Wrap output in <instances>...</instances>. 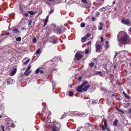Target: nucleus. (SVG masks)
Returning <instances> with one entry per match:
<instances>
[{
	"label": "nucleus",
	"instance_id": "1",
	"mask_svg": "<svg viewBox=\"0 0 131 131\" xmlns=\"http://www.w3.org/2000/svg\"><path fill=\"white\" fill-rule=\"evenodd\" d=\"M45 126L48 128H51L52 131H59L60 128V124L56 122L51 123L49 121L47 123L46 122Z\"/></svg>",
	"mask_w": 131,
	"mask_h": 131
},
{
	"label": "nucleus",
	"instance_id": "2",
	"mask_svg": "<svg viewBox=\"0 0 131 131\" xmlns=\"http://www.w3.org/2000/svg\"><path fill=\"white\" fill-rule=\"evenodd\" d=\"M117 38L119 42H124L127 40L128 35L124 32L121 31L118 34Z\"/></svg>",
	"mask_w": 131,
	"mask_h": 131
},
{
	"label": "nucleus",
	"instance_id": "3",
	"mask_svg": "<svg viewBox=\"0 0 131 131\" xmlns=\"http://www.w3.org/2000/svg\"><path fill=\"white\" fill-rule=\"evenodd\" d=\"M48 115L47 116V118H46L45 116V115L46 114L45 113L43 115V121L45 122V124H46V123H47L49 121V122H50V115L51 114V112L50 111H49L48 112Z\"/></svg>",
	"mask_w": 131,
	"mask_h": 131
},
{
	"label": "nucleus",
	"instance_id": "4",
	"mask_svg": "<svg viewBox=\"0 0 131 131\" xmlns=\"http://www.w3.org/2000/svg\"><path fill=\"white\" fill-rule=\"evenodd\" d=\"M51 41L52 43L53 44H55L58 42L57 37L54 36H52L51 37Z\"/></svg>",
	"mask_w": 131,
	"mask_h": 131
},
{
	"label": "nucleus",
	"instance_id": "5",
	"mask_svg": "<svg viewBox=\"0 0 131 131\" xmlns=\"http://www.w3.org/2000/svg\"><path fill=\"white\" fill-rule=\"evenodd\" d=\"M121 22L123 24L129 25L130 24V20L128 19H127L126 20L124 19V18H123L122 19Z\"/></svg>",
	"mask_w": 131,
	"mask_h": 131
},
{
	"label": "nucleus",
	"instance_id": "6",
	"mask_svg": "<svg viewBox=\"0 0 131 131\" xmlns=\"http://www.w3.org/2000/svg\"><path fill=\"white\" fill-rule=\"evenodd\" d=\"M6 126L9 127H13L15 126V125L14 124L10 121H8L7 123H6Z\"/></svg>",
	"mask_w": 131,
	"mask_h": 131
},
{
	"label": "nucleus",
	"instance_id": "7",
	"mask_svg": "<svg viewBox=\"0 0 131 131\" xmlns=\"http://www.w3.org/2000/svg\"><path fill=\"white\" fill-rule=\"evenodd\" d=\"M54 31L58 34H60L62 32L61 28H58L54 29Z\"/></svg>",
	"mask_w": 131,
	"mask_h": 131
},
{
	"label": "nucleus",
	"instance_id": "8",
	"mask_svg": "<svg viewBox=\"0 0 131 131\" xmlns=\"http://www.w3.org/2000/svg\"><path fill=\"white\" fill-rule=\"evenodd\" d=\"M83 57V56L81 55L79 53H77L75 56V57L78 60H79Z\"/></svg>",
	"mask_w": 131,
	"mask_h": 131
},
{
	"label": "nucleus",
	"instance_id": "9",
	"mask_svg": "<svg viewBox=\"0 0 131 131\" xmlns=\"http://www.w3.org/2000/svg\"><path fill=\"white\" fill-rule=\"evenodd\" d=\"M14 81L13 79L12 78H9L7 80V85L13 83Z\"/></svg>",
	"mask_w": 131,
	"mask_h": 131
},
{
	"label": "nucleus",
	"instance_id": "10",
	"mask_svg": "<svg viewBox=\"0 0 131 131\" xmlns=\"http://www.w3.org/2000/svg\"><path fill=\"white\" fill-rule=\"evenodd\" d=\"M83 86L80 85L78 87L77 89V91L79 92H83Z\"/></svg>",
	"mask_w": 131,
	"mask_h": 131
},
{
	"label": "nucleus",
	"instance_id": "11",
	"mask_svg": "<svg viewBox=\"0 0 131 131\" xmlns=\"http://www.w3.org/2000/svg\"><path fill=\"white\" fill-rule=\"evenodd\" d=\"M99 43V41H97L96 43L95 47L97 49L101 50L102 48V46L100 45L97 44Z\"/></svg>",
	"mask_w": 131,
	"mask_h": 131
},
{
	"label": "nucleus",
	"instance_id": "12",
	"mask_svg": "<svg viewBox=\"0 0 131 131\" xmlns=\"http://www.w3.org/2000/svg\"><path fill=\"white\" fill-rule=\"evenodd\" d=\"M17 71V69L14 68L13 69V71L11 72L10 75L11 76L14 75L16 73Z\"/></svg>",
	"mask_w": 131,
	"mask_h": 131
},
{
	"label": "nucleus",
	"instance_id": "13",
	"mask_svg": "<svg viewBox=\"0 0 131 131\" xmlns=\"http://www.w3.org/2000/svg\"><path fill=\"white\" fill-rule=\"evenodd\" d=\"M31 72V71H26V70L24 74V75L26 76H27L30 74Z\"/></svg>",
	"mask_w": 131,
	"mask_h": 131
},
{
	"label": "nucleus",
	"instance_id": "14",
	"mask_svg": "<svg viewBox=\"0 0 131 131\" xmlns=\"http://www.w3.org/2000/svg\"><path fill=\"white\" fill-rule=\"evenodd\" d=\"M90 87V86L89 85L85 86L84 88H83V91H86Z\"/></svg>",
	"mask_w": 131,
	"mask_h": 131
},
{
	"label": "nucleus",
	"instance_id": "15",
	"mask_svg": "<svg viewBox=\"0 0 131 131\" xmlns=\"http://www.w3.org/2000/svg\"><path fill=\"white\" fill-rule=\"evenodd\" d=\"M123 93L126 98L128 99H130V96L129 95H127L126 94L125 92H123Z\"/></svg>",
	"mask_w": 131,
	"mask_h": 131
},
{
	"label": "nucleus",
	"instance_id": "16",
	"mask_svg": "<svg viewBox=\"0 0 131 131\" xmlns=\"http://www.w3.org/2000/svg\"><path fill=\"white\" fill-rule=\"evenodd\" d=\"M104 126L102 128L104 130L106 129L107 127V124L106 120H105L104 124Z\"/></svg>",
	"mask_w": 131,
	"mask_h": 131
},
{
	"label": "nucleus",
	"instance_id": "17",
	"mask_svg": "<svg viewBox=\"0 0 131 131\" xmlns=\"http://www.w3.org/2000/svg\"><path fill=\"white\" fill-rule=\"evenodd\" d=\"M118 121L116 119H115L114 120V121L113 124L114 126H116L117 125V124Z\"/></svg>",
	"mask_w": 131,
	"mask_h": 131
},
{
	"label": "nucleus",
	"instance_id": "18",
	"mask_svg": "<svg viewBox=\"0 0 131 131\" xmlns=\"http://www.w3.org/2000/svg\"><path fill=\"white\" fill-rule=\"evenodd\" d=\"M88 83V81H83L82 84L81 85L83 87H84Z\"/></svg>",
	"mask_w": 131,
	"mask_h": 131
},
{
	"label": "nucleus",
	"instance_id": "19",
	"mask_svg": "<svg viewBox=\"0 0 131 131\" xmlns=\"http://www.w3.org/2000/svg\"><path fill=\"white\" fill-rule=\"evenodd\" d=\"M101 72L96 71L95 72V73L96 75H99L100 76H102V75L101 74Z\"/></svg>",
	"mask_w": 131,
	"mask_h": 131
},
{
	"label": "nucleus",
	"instance_id": "20",
	"mask_svg": "<svg viewBox=\"0 0 131 131\" xmlns=\"http://www.w3.org/2000/svg\"><path fill=\"white\" fill-rule=\"evenodd\" d=\"M87 37H86L84 36L83 37L81 40V41L82 42H84L87 39Z\"/></svg>",
	"mask_w": 131,
	"mask_h": 131
},
{
	"label": "nucleus",
	"instance_id": "21",
	"mask_svg": "<svg viewBox=\"0 0 131 131\" xmlns=\"http://www.w3.org/2000/svg\"><path fill=\"white\" fill-rule=\"evenodd\" d=\"M12 30H13V31H14L15 32V33H19V31L18 30V29L17 28H15L14 29H13Z\"/></svg>",
	"mask_w": 131,
	"mask_h": 131
},
{
	"label": "nucleus",
	"instance_id": "22",
	"mask_svg": "<svg viewBox=\"0 0 131 131\" xmlns=\"http://www.w3.org/2000/svg\"><path fill=\"white\" fill-rule=\"evenodd\" d=\"M127 51H125V50H122L121 51H119L118 52V54H120V53H124L125 54V53H127Z\"/></svg>",
	"mask_w": 131,
	"mask_h": 131
},
{
	"label": "nucleus",
	"instance_id": "23",
	"mask_svg": "<svg viewBox=\"0 0 131 131\" xmlns=\"http://www.w3.org/2000/svg\"><path fill=\"white\" fill-rule=\"evenodd\" d=\"M94 65V63L92 62L89 64V66L91 67H93Z\"/></svg>",
	"mask_w": 131,
	"mask_h": 131
},
{
	"label": "nucleus",
	"instance_id": "24",
	"mask_svg": "<svg viewBox=\"0 0 131 131\" xmlns=\"http://www.w3.org/2000/svg\"><path fill=\"white\" fill-rule=\"evenodd\" d=\"M40 53L41 52L40 51V49H39L36 51V54H40Z\"/></svg>",
	"mask_w": 131,
	"mask_h": 131
},
{
	"label": "nucleus",
	"instance_id": "25",
	"mask_svg": "<svg viewBox=\"0 0 131 131\" xmlns=\"http://www.w3.org/2000/svg\"><path fill=\"white\" fill-rule=\"evenodd\" d=\"M51 82L52 83V86H53V89H54V87L56 85L54 81H52Z\"/></svg>",
	"mask_w": 131,
	"mask_h": 131
},
{
	"label": "nucleus",
	"instance_id": "26",
	"mask_svg": "<svg viewBox=\"0 0 131 131\" xmlns=\"http://www.w3.org/2000/svg\"><path fill=\"white\" fill-rule=\"evenodd\" d=\"M21 39V38L20 37H17L16 39V41H20Z\"/></svg>",
	"mask_w": 131,
	"mask_h": 131
},
{
	"label": "nucleus",
	"instance_id": "27",
	"mask_svg": "<svg viewBox=\"0 0 131 131\" xmlns=\"http://www.w3.org/2000/svg\"><path fill=\"white\" fill-rule=\"evenodd\" d=\"M1 129L2 130L1 131H5L4 130V127L2 125H1L0 127Z\"/></svg>",
	"mask_w": 131,
	"mask_h": 131
},
{
	"label": "nucleus",
	"instance_id": "28",
	"mask_svg": "<svg viewBox=\"0 0 131 131\" xmlns=\"http://www.w3.org/2000/svg\"><path fill=\"white\" fill-rule=\"evenodd\" d=\"M29 60L30 59H28L24 63L23 62V64L24 65L27 64L29 62Z\"/></svg>",
	"mask_w": 131,
	"mask_h": 131
},
{
	"label": "nucleus",
	"instance_id": "29",
	"mask_svg": "<svg viewBox=\"0 0 131 131\" xmlns=\"http://www.w3.org/2000/svg\"><path fill=\"white\" fill-rule=\"evenodd\" d=\"M28 12L29 14L31 15H33L35 14L34 12L32 11H29Z\"/></svg>",
	"mask_w": 131,
	"mask_h": 131
},
{
	"label": "nucleus",
	"instance_id": "30",
	"mask_svg": "<svg viewBox=\"0 0 131 131\" xmlns=\"http://www.w3.org/2000/svg\"><path fill=\"white\" fill-rule=\"evenodd\" d=\"M85 24L84 23H82L81 24V27L83 28L85 26Z\"/></svg>",
	"mask_w": 131,
	"mask_h": 131
},
{
	"label": "nucleus",
	"instance_id": "31",
	"mask_svg": "<svg viewBox=\"0 0 131 131\" xmlns=\"http://www.w3.org/2000/svg\"><path fill=\"white\" fill-rule=\"evenodd\" d=\"M82 2L84 4H87V2L86 0H81Z\"/></svg>",
	"mask_w": 131,
	"mask_h": 131
},
{
	"label": "nucleus",
	"instance_id": "32",
	"mask_svg": "<svg viewBox=\"0 0 131 131\" xmlns=\"http://www.w3.org/2000/svg\"><path fill=\"white\" fill-rule=\"evenodd\" d=\"M40 71V69L39 68H38L37 70H36L35 72V74H37L39 73Z\"/></svg>",
	"mask_w": 131,
	"mask_h": 131
},
{
	"label": "nucleus",
	"instance_id": "33",
	"mask_svg": "<svg viewBox=\"0 0 131 131\" xmlns=\"http://www.w3.org/2000/svg\"><path fill=\"white\" fill-rule=\"evenodd\" d=\"M69 95L70 96H72L73 95V92L72 91L69 92Z\"/></svg>",
	"mask_w": 131,
	"mask_h": 131
},
{
	"label": "nucleus",
	"instance_id": "34",
	"mask_svg": "<svg viewBox=\"0 0 131 131\" xmlns=\"http://www.w3.org/2000/svg\"><path fill=\"white\" fill-rule=\"evenodd\" d=\"M32 42L34 43H35L36 42V38L34 37V38H33L32 40Z\"/></svg>",
	"mask_w": 131,
	"mask_h": 131
},
{
	"label": "nucleus",
	"instance_id": "35",
	"mask_svg": "<svg viewBox=\"0 0 131 131\" xmlns=\"http://www.w3.org/2000/svg\"><path fill=\"white\" fill-rule=\"evenodd\" d=\"M85 114L84 113H83V114L80 113V114H79V115H81V117H83V115ZM87 115V114H86L85 115V116H86Z\"/></svg>",
	"mask_w": 131,
	"mask_h": 131
},
{
	"label": "nucleus",
	"instance_id": "36",
	"mask_svg": "<svg viewBox=\"0 0 131 131\" xmlns=\"http://www.w3.org/2000/svg\"><path fill=\"white\" fill-rule=\"evenodd\" d=\"M66 116V115L65 113H64L63 115H62L61 117V118L63 119Z\"/></svg>",
	"mask_w": 131,
	"mask_h": 131
},
{
	"label": "nucleus",
	"instance_id": "37",
	"mask_svg": "<svg viewBox=\"0 0 131 131\" xmlns=\"http://www.w3.org/2000/svg\"><path fill=\"white\" fill-rule=\"evenodd\" d=\"M47 22H48V20H45V22H44V24L43 26V27H45L46 25H47Z\"/></svg>",
	"mask_w": 131,
	"mask_h": 131
},
{
	"label": "nucleus",
	"instance_id": "38",
	"mask_svg": "<svg viewBox=\"0 0 131 131\" xmlns=\"http://www.w3.org/2000/svg\"><path fill=\"white\" fill-rule=\"evenodd\" d=\"M117 110L119 112H121V113H124V112L120 109H119V108H117Z\"/></svg>",
	"mask_w": 131,
	"mask_h": 131
},
{
	"label": "nucleus",
	"instance_id": "39",
	"mask_svg": "<svg viewBox=\"0 0 131 131\" xmlns=\"http://www.w3.org/2000/svg\"><path fill=\"white\" fill-rule=\"evenodd\" d=\"M100 38L101 39L100 42H101L104 39V38H103V37H100Z\"/></svg>",
	"mask_w": 131,
	"mask_h": 131
},
{
	"label": "nucleus",
	"instance_id": "40",
	"mask_svg": "<svg viewBox=\"0 0 131 131\" xmlns=\"http://www.w3.org/2000/svg\"><path fill=\"white\" fill-rule=\"evenodd\" d=\"M100 14V13L99 12H97L96 13V15L97 16V17L99 16Z\"/></svg>",
	"mask_w": 131,
	"mask_h": 131
},
{
	"label": "nucleus",
	"instance_id": "41",
	"mask_svg": "<svg viewBox=\"0 0 131 131\" xmlns=\"http://www.w3.org/2000/svg\"><path fill=\"white\" fill-rule=\"evenodd\" d=\"M99 27L98 28L100 30H101L102 29V26H98Z\"/></svg>",
	"mask_w": 131,
	"mask_h": 131
},
{
	"label": "nucleus",
	"instance_id": "42",
	"mask_svg": "<svg viewBox=\"0 0 131 131\" xmlns=\"http://www.w3.org/2000/svg\"><path fill=\"white\" fill-rule=\"evenodd\" d=\"M31 68V66H29L27 68L26 70V71H28Z\"/></svg>",
	"mask_w": 131,
	"mask_h": 131
},
{
	"label": "nucleus",
	"instance_id": "43",
	"mask_svg": "<svg viewBox=\"0 0 131 131\" xmlns=\"http://www.w3.org/2000/svg\"><path fill=\"white\" fill-rule=\"evenodd\" d=\"M89 52V50H85V53L86 54H87Z\"/></svg>",
	"mask_w": 131,
	"mask_h": 131
},
{
	"label": "nucleus",
	"instance_id": "44",
	"mask_svg": "<svg viewBox=\"0 0 131 131\" xmlns=\"http://www.w3.org/2000/svg\"><path fill=\"white\" fill-rule=\"evenodd\" d=\"M53 9H51L50 12L49 13V15H50V14H51L52 13H53Z\"/></svg>",
	"mask_w": 131,
	"mask_h": 131
},
{
	"label": "nucleus",
	"instance_id": "45",
	"mask_svg": "<svg viewBox=\"0 0 131 131\" xmlns=\"http://www.w3.org/2000/svg\"><path fill=\"white\" fill-rule=\"evenodd\" d=\"M92 103L93 104H95L96 103V102L95 101H93Z\"/></svg>",
	"mask_w": 131,
	"mask_h": 131
},
{
	"label": "nucleus",
	"instance_id": "46",
	"mask_svg": "<svg viewBox=\"0 0 131 131\" xmlns=\"http://www.w3.org/2000/svg\"><path fill=\"white\" fill-rule=\"evenodd\" d=\"M95 18L94 17H92L91 18V19L93 21L95 20Z\"/></svg>",
	"mask_w": 131,
	"mask_h": 131
},
{
	"label": "nucleus",
	"instance_id": "47",
	"mask_svg": "<svg viewBox=\"0 0 131 131\" xmlns=\"http://www.w3.org/2000/svg\"><path fill=\"white\" fill-rule=\"evenodd\" d=\"M129 113L131 114V108H130L128 110Z\"/></svg>",
	"mask_w": 131,
	"mask_h": 131
},
{
	"label": "nucleus",
	"instance_id": "48",
	"mask_svg": "<svg viewBox=\"0 0 131 131\" xmlns=\"http://www.w3.org/2000/svg\"><path fill=\"white\" fill-rule=\"evenodd\" d=\"M31 23H32V21L31 20L29 21V23H28V25L29 26L31 24Z\"/></svg>",
	"mask_w": 131,
	"mask_h": 131
},
{
	"label": "nucleus",
	"instance_id": "49",
	"mask_svg": "<svg viewBox=\"0 0 131 131\" xmlns=\"http://www.w3.org/2000/svg\"><path fill=\"white\" fill-rule=\"evenodd\" d=\"M86 36L88 37H89L91 36V34H88L86 35Z\"/></svg>",
	"mask_w": 131,
	"mask_h": 131
},
{
	"label": "nucleus",
	"instance_id": "50",
	"mask_svg": "<svg viewBox=\"0 0 131 131\" xmlns=\"http://www.w3.org/2000/svg\"><path fill=\"white\" fill-rule=\"evenodd\" d=\"M49 15H48L47 16V17H46V18H45V20H48V17H49Z\"/></svg>",
	"mask_w": 131,
	"mask_h": 131
},
{
	"label": "nucleus",
	"instance_id": "51",
	"mask_svg": "<svg viewBox=\"0 0 131 131\" xmlns=\"http://www.w3.org/2000/svg\"><path fill=\"white\" fill-rule=\"evenodd\" d=\"M82 78V77H79V78H78V80L79 81H81V80Z\"/></svg>",
	"mask_w": 131,
	"mask_h": 131
},
{
	"label": "nucleus",
	"instance_id": "52",
	"mask_svg": "<svg viewBox=\"0 0 131 131\" xmlns=\"http://www.w3.org/2000/svg\"><path fill=\"white\" fill-rule=\"evenodd\" d=\"M91 45V41H89L87 44V45Z\"/></svg>",
	"mask_w": 131,
	"mask_h": 131
},
{
	"label": "nucleus",
	"instance_id": "53",
	"mask_svg": "<svg viewBox=\"0 0 131 131\" xmlns=\"http://www.w3.org/2000/svg\"><path fill=\"white\" fill-rule=\"evenodd\" d=\"M117 53H115V55H114V58H115L116 57V56H117Z\"/></svg>",
	"mask_w": 131,
	"mask_h": 131
},
{
	"label": "nucleus",
	"instance_id": "54",
	"mask_svg": "<svg viewBox=\"0 0 131 131\" xmlns=\"http://www.w3.org/2000/svg\"><path fill=\"white\" fill-rule=\"evenodd\" d=\"M19 7H20V10H21V11H23V9L22 8H21V6L20 5L19 6Z\"/></svg>",
	"mask_w": 131,
	"mask_h": 131
},
{
	"label": "nucleus",
	"instance_id": "55",
	"mask_svg": "<svg viewBox=\"0 0 131 131\" xmlns=\"http://www.w3.org/2000/svg\"><path fill=\"white\" fill-rule=\"evenodd\" d=\"M109 47V45H107L105 47L106 48H108Z\"/></svg>",
	"mask_w": 131,
	"mask_h": 131
},
{
	"label": "nucleus",
	"instance_id": "56",
	"mask_svg": "<svg viewBox=\"0 0 131 131\" xmlns=\"http://www.w3.org/2000/svg\"><path fill=\"white\" fill-rule=\"evenodd\" d=\"M128 31L130 33H131V28L129 29Z\"/></svg>",
	"mask_w": 131,
	"mask_h": 131
},
{
	"label": "nucleus",
	"instance_id": "57",
	"mask_svg": "<svg viewBox=\"0 0 131 131\" xmlns=\"http://www.w3.org/2000/svg\"><path fill=\"white\" fill-rule=\"evenodd\" d=\"M39 72L41 73H42L43 72V71L42 70H40Z\"/></svg>",
	"mask_w": 131,
	"mask_h": 131
},
{
	"label": "nucleus",
	"instance_id": "58",
	"mask_svg": "<svg viewBox=\"0 0 131 131\" xmlns=\"http://www.w3.org/2000/svg\"><path fill=\"white\" fill-rule=\"evenodd\" d=\"M108 41H106L105 42V43L107 44H108Z\"/></svg>",
	"mask_w": 131,
	"mask_h": 131
},
{
	"label": "nucleus",
	"instance_id": "59",
	"mask_svg": "<svg viewBox=\"0 0 131 131\" xmlns=\"http://www.w3.org/2000/svg\"><path fill=\"white\" fill-rule=\"evenodd\" d=\"M100 25H101V26H102L103 25V24L102 23H100Z\"/></svg>",
	"mask_w": 131,
	"mask_h": 131
},
{
	"label": "nucleus",
	"instance_id": "60",
	"mask_svg": "<svg viewBox=\"0 0 131 131\" xmlns=\"http://www.w3.org/2000/svg\"><path fill=\"white\" fill-rule=\"evenodd\" d=\"M9 34V32H7L6 33V35H8Z\"/></svg>",
	"mask_w": 131,
	"mask_h": 131
},
{
	"label": "nucleus",
	"instance_id": "61",
	"mask_svg": "<svg viewBox=\"0 0 131 131\" xmlns=\"http://www.w3.org/2000/svg\"><path fill=\"white\" fill-rule=\"evenodd\" d=\"M57 69H58V68H54L53 69V70H57Z\"/></svg>",
	"mask_w": 131,
	"mask_h": 131
},
{
	"label": "nucleus",
	"instance_id": "62",
	"mask_svg": "<svg viewBox=\"0 0 131 131\" xmlns=\"http://www.w3.org/2000/svg\"><path fill=\"white\" fill-rule=\"evenodd\" d=\"M48 1H54V0H47Z\"/></svg>",
	"mask_w": 131,
	"mask_h": 131
},
{
	"label": "nucleus",
	"instance_id": "63",
	"mask_svg": "<svg viewBox=\"0 0 131 131\" xmlns=\"http://www.w3.org/2000/svg\"><path fill=\"white\" fill-rule=\"evenodd\" d=\"M105 8H107L106 6L105 7H102V8L103 9H104Z\"/></svg>",
	"mask_w": 131,
	"mask_h": 131
},
{
	"label": "nucleus",
	"instance_id": "64",
	"mask_svg": "<svg viewBox=\"0 0 131 131\" xmlns=\"http://www.w3.org/2000/svg\"><path fill=\"white\" fill-rule=\"evenodd\" d=\"M115 1H113V4H115Z\"/></svg>",
	"mask_w": 131,
	"mask_h": 131
}]
</instances>
